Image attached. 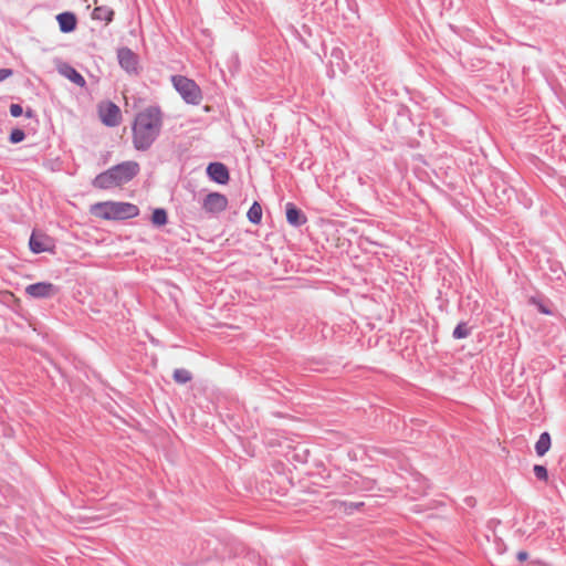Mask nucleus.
I'll list each match as a JSON object with an SVG mask.
<instances>
[{"label":"nucleus","mask_w":566,"mask_h":566,"mask_svg":"<svg viewBox=\"0 0 566 566\" xmlns=\"http://www.w3.org/2000/svg\"><path fill=\"white\" fill-rule=\"evenodd\" d=\"M57 72L80 87H83L86 84L85 78L69 63L59 64Z\"/></svg>","instance_id":"obj_10"},{"label":"nucleus","mask_w":566,"mask_h":566,"mask_svg":"<svg viewBox=\"0 0 566 566\" xmlns=\"http://www.w3.org/2000/svg\"><path fill=\"white\" fill-rule=\"evenodd\" d=\"M12 73L13 72L11 69H0V82L10 77L12 75Z\"/></svg>","instance_id":"obj_23"},{"label":"nucleus","mask_w":566,"mask_h":566,"mask_svg":"<svg viewBox=\"0 0 566 566\" xmlns=\"http://www.w3.org/2000/svg\"><path fill=\"white\" fill-rule=\"evenodd\" d=\"M99 114L102 122L108 127L117 126L120 122V109L114 103H108L105 108L101 109Z\"/></svg>","instance_id":"obj_7"},{"label":"nucleus","mask_w":566,"mask_h":566,"mask_svg":"<svg viewBox=\"0 0 566 566\" xmlns=\"http://www.w3.org/2000/svg\"><path fill=\"white\" fill-rule=\"evenodd\" d=\"M551 448V436L548 432H543L535 443V451L537 455L543 457Z\"/></svg>","instance_id":"obj_14"},{"label":"nucleus","mask_w":566,"mask_h":566,"mask_svg":"<svg viewBox=\"0 0 566 566\" xmlns=\"http://www.w3.org/2000/svg\"><path fill=\"white\" fill-rule=\"evenodd\" d=\"M248 219L250 222L258 224L262 219V208L258 202H253L248 211Z\"/></svg>","instance_id":"obj_17"},{"label":"nucleus","mask_w":566,"mask_h":566,"mask_svg":"<svg viewBox=\"0 0 566 566\" xmlns=\"http://www.w3.org/2000/svg\"><path fill=\"white\" fill-rule=\"evenodd\" d=\"M163 125L158 107L150 106L136 115L133 125V144L137 150H147L157 139Z\"/></svg>","instance_id":"obj_1"},{"label":"nucleus","mask_w":566,"mask_h":566,"mask_svg":"<svg viewBox=\"0 0 566 566\" xmlns=\"http://www.w3.org/2000/svg\"><path fill=\"white\" fill-rule=\"evenodd\" d=\"M542 312L545 313V314H548L549 312L546 310V307H543L542 308Z\"/></svg>","instance_id":"obj_26"},{"label":"nucleus","mask_w":566,"mask_h":566,"mask_svg":"<svg viewBox=\"0 0 566 566\" xmlns=\"http://www.w3.org/2000/svg\"><path fill=\"white\" fill-rule=\"evenodd\" d=\"M57 292L59 289L50 282H38L25 287V293L33 298H49Z\"/></svg>","instance_id":"obj_6"},{"label":"nucleus","mask_w":566,"mask_h":566,"mask_svg":"<svg viewBox=\"0 0 566 566\" xmlns=\"http://www.w3.org/2000/svg\"><path fill=\"white\" fill-rule=\"evenodd\" d=\"M114 11L107 7H97L92 12L94 20L111 22L113 20Z\"/></svg>","instance_id":"obj_15"},{"label":"nucleus","mask_w":566,"mask_h":566,"mask_svg":"<svg viewBox=\"0 0 566 566\" xmlns=\"http://www.w3.org/2000/svg\"><path fill=\"white\" fill-rule=\"evenodd\" d=\"M171 82L182 99L192 105H198L202 98L200 87L193 80L182 75H174Z\"/></svg>","instance_id":"obj_4"},{"label":"nucleus","mask_w":566,"mask_h":566,"mask_svg":"<svg viewBox=\"0 0 566 566\" xmlns=\"http://www.w3.org/2000/svg\"><path fill=\"white\" fill-rule=\"evenodd\" d=\"M168 221L167 212L163 208H157L154 210L151 216V222L157 226L161 227L165 226Z\"/></svg>","instance_id":"obj_18"},{"label":"nucleus","mask_w":566,"mask_h":566,"mask_svg":"<svg viewBox=\"0 0 566 566\" xmlns=\"http://www.w3.org/2000/svg\"><path fill=\"white\" fill-rule=\"evenodd\" d=\"M25 138V134L22 129L15 128L10 133L9 140L12 144L21 143Z\"/></svg>","instance_id":"obj_21"},{"label":"nucleus","mask_w":566,"mask_h":566,"mask_svg":"<svg viewBox=\"0 0 566 566\" xmlns=\"http://www.w3.org/2000/svg\"><path fill=\"white\" fill-rule=\"evenodd\" d=\"M91 213L104 220H119L138 216L139 209L128 202L106 201L93 205Z\"/></svg>","instance_id":"obj_3"},{"label":"nucleus","mask_w":566,"mask_h":566,"mask_svg":"<svg viewBox=\"0 0 566 566\" xmlns=\"http://www.w3.org/2000/svg\"><path fill=\"white\" fill-rule=\"evenodd\" d=\"M228 207V199L219 192L208 193L202 201V209L208 213H220Z\"/></svg>","instance_id":"obj_5"},{"label":"nucleus","mask_w":566,"mask_h":566,"mask_svg":"<svg viewBox=\"0 0 566 566\" xmlns=\"http://www.w3.org/2000/svg\"><path fill=\"white\" fill-rule=\"evenodd\" d=\"M209 178L220 185L229 181V170L226 165L221 163H210L207 167Z\"/></svg>","instance_id":"obj_8"},{"label":"nucleus","mask_w":566,"mask_h":566,"mask_svg":"<svg viewBox=\"0 0 566 566\" xmlns=\"http://www.w3.org/2000/svg\"><path fill=\"white\" fill-rule=\"evenodd\" d=\"M286 220L293 227L303 226L307 219L306 216L292 202H287L285 206Z\"/></svg>","instance_id":"obj_11"},{"label":"nucleus","mask_w":566,"mask_h":566,"mask_svg":"<svg viewBox=\"0 0 566 566\" xmlns=\"http://www.w3.org/2000/svg\"><path fill=\"white\" fill-rule=\"evenodd\" d=\"M118 62L120 66L128 73H134L137 70V56L127 48L118 50Z\"/></svg>","instance_id":"obj_9"},{"label":"nucleus","mask_w":566,"mask_h":566,"mask_svg":"<svg viewBox=\"0 0 566 566\" xmlns=\"http://www.w3.org/2000/svg\"><path fill=\"white\" fill-rule=\"evenodd\" d=\"M30 250L33 253H42L49 251L50 248V239L44 234H38L33 232L29 240Z\"/></svg>","instance_id":"obj_12"},{"label":"nucleus","mask_w":566,"mask_h":566,"mask_svg":"<svg viewBox=\"0 0 566 566\" xmlns=\"http://www.w3.org/2000/svg\"><path fill=\"white\" fill-rule=\"evenodd\" d=\"M527 557H528V554L526 552H524V551H521V552L517 553V559L520 562L526 560Z\"/></svg>","instance_id":"obj_24"},{"label":"nucleus","mask_w":566,"mask_h":566,"mask_svg":"<svg viewBox=\"0 0 566 566\" xmlns=\"http://www.w3.org/2000/svg\"><path fill=\"white\" fill-rule=\"evenodd\" d=\"M172 378L177 384L185 385L192 379V375L188 369L177 368L174 370Z\"/></svg>","instance_id":"obj_16"},{"label":"nucleus","mask_w":566,"mask_h":566,"mask_svg":"<svg viewBox=\"0 0 566 566\" xmlns=\"http://www.w3.org/2000/svg\"><path fill=\"white\" fill-rule=\"evenodd\" d=\"M23 114V108L20 104H11L10 105V115L12 117H19Z\"/></svg>","instance_id":"obj_22"},{"label":"nucleus","mask_w":566,"mask_h":566,"mask_svg":"<svg viewBox=\"0 0 566 566\" xmlns=\"http://www.w3.org/2000/svg\"><path fill=\"white\" fill-rule=\"evenodd\" d=\"M56 20L60 27L61 32L70 33L76 28V17L72 12H62L56 15Z\"/></svg>","instance_id":"obj_13"},{"label":"nucleus","mask_w":566,"mask_h":566,"mask_svg":"<svg viewBox=\"0 0 566 566\" xmlns=\"http://www.w3.org/2000/svg\"><path fill=\"white\" fill-rule=\"evenodd\" d=\"M25 116H27L28 118L33 117V111H32V109H30V108H28V109L25 111Z\"/></svg>","instance_id":"obj_25"},{"label":"nucleus","mask_w":566,"mask_h":566,"mask_svg":"<svg viewBox=\"0 0 566 566\" xmlns=\"http://www.w3.org/2000/svg\"><path fill=\"white\" fill-rule=\"evenodd\" d=\"M533 472L538 480L545 481V482L547 481L548 472L544 465L535 464L533 468Z\"/></svg>","instance_id":"obj_20"},{"label":"nucleus","mask_w":566,"mask_h":566,"mask_svg":"<svg viewBox=\"0 0 566 566\" xmlns=\"http://www.w3.org/2000/svg\"><path fill=\"white\" fill-rule=\"evenodd\" d=\"M470 333H471V329L468 327L467 323L461 322L453 329L452 336L455 339H461V338L468 337L470 335Z\"/></svg>","instance_id":"obj_19"},{"label":"nucleus","mask_w":566,"mask_h":566,"mask_svg":"<svg viewBox=\"0 0 566 566\" xmlns=\"http://www.w3.org/2000/svg\"><path fill=\"white\" fill-rule=\"evenodd\" d=\"M139 172V165L128 160L111 167L98 174L92 181L93 187L98 189H111L130 181Z\"/></svg>","instance_id":"obj_2"}]
</instances>
